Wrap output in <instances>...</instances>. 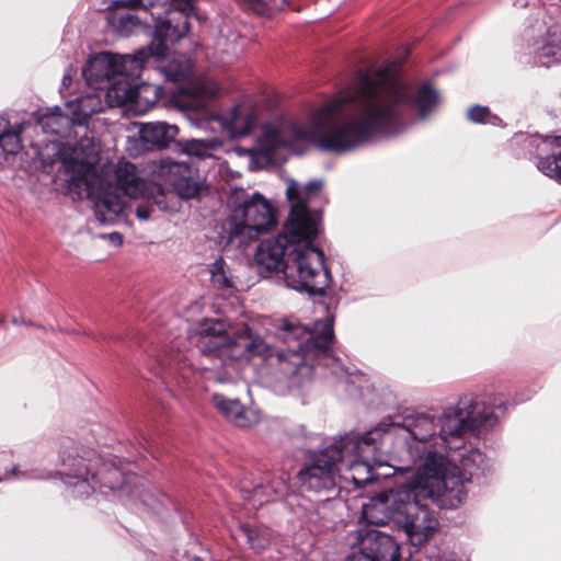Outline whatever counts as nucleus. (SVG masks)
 Returning a JSON list of instances; mask_svg holds the SVG:
<instances>
[{"instance_id": "f257e3e1", "label": "nucleus", "mask_w": 561, "mask_h": 561, "mask_svg": "<svg viewBox=\"0 0 561 561\" xmlns=\"http://www.w3.org/2000/svg\"><path fill=\"white\" fill-rule=\"evenodd\" d=\"M437 92L427 83L416 89L402 84L396 72H360L356 83L327 101L308 124L275 118L260 128L252 159L270 162L282 149L312 142L324 150L344 152L369 141L375 135L391 136L402 128L396 105L412 102L425 117L437 104Z\"/></svg>"}, {"instance_id": "f03ea898", "label": "nucleus", "mask_w": 561, "mask_h": 561, "mask_svg": "<svg viewBox=\"0 0 561 561\" xmlns=\"http://www.w3.org/2000/svg\"><path fill=\"white\" fill-rule=\"evenodd\" d=\"M279 337L283 344L272 348L248 324H231L220 319H204L190 333L191 342L203 357L226 363L260 355L264 357L271 378L296 388L311 378L313 360L329 354L333 324L330 319L317 321L309 330L286 323Z\"/></svg>"}, {"instance_id": "7ed1b4c3", "label": "nucleus", "mask_w": 561, "mask_h": 561, "mask_svg": "<svg viewBox=\"0 0 561 561\" xmlns=\"http://www.w3.org/2000/svg\"><path fill=\"white\" fill-rule=\"evenodd\" d=\"M61 160L70 175V185L93 202L100 224H114L122 214L125 204L118 192L137 199L149 190L137 167L125 159L115 165L100 167L99 147L90 139H82L69 151H64Z\"/></svg>"}, {"instance_id": "20e7f679", "label": "nucleus", "mask_w": 561, "mask_h": 561, "mask_svg": "<svg viewBox=\"0 0 561 561\" xmlns=\"http://www.w3.org/2000/svg\"><path fill=\"white\" fill-rule=\"evenodd\" d=\"M442 463L438 458H426L407 484L385 490L364 504L363 517L375 525L399 526L419 500L430 499L444 508L458 507L466 499L462 483L456 477L443 476Z\"/></svg>"}, {"instance_id": "39448f33", "label": "nucleus", "mask_w": 561, "mask_h": 561, "mask_svg": "<svg viewBox=\"0 0 561 561\" xmlns=\"http://www.w3.org/2000/svg\"><path fill=\"white\" fill-rule=\"evenodd\" d=\"M312 241L301 231L287 232L285 224L277 237L259 244L254 260L267 271H282L287 287L321 294L328 286L329 273L323 266V252L312 247Z\"/></svg>"}, {"instance_id": "423d86ee", "label": "nucleus", "mask_w": 561, "mask_h": 561, "mask_svg": "<svg viewBox=\"0 0 561 561\" xmlns=\"http://www.w3.org/2000/svg\"><path fill=\"white\" fill-rule=\"evenodd\" d=\"M190 23L182 14L153 25V41L134 54L99 51L91 54L82 70H144L150 59L160 60L173 45L188 33Z\"/></svg>"}, {"instance_id": "0eeeda50", "label": "nucleus", "mask_w": 561, "mask_h": 561, "mask_svg": "<svg viewBox=\"0 0 561 561\" xmlns=\"http://www.w3.org/2000/svg\"><path fill=\"white\" fill-rule=\"evenodd\" d=\"M277 221L273 204L261 193L245 194L236 191L231 197V211L220 236L226 245H247L259 234L271 230Z\"/></svg>"}, {"instance_id": "6e6552de", "label": "nucleus", "mask_w": 561, "mask_h": 561, "mask_svg": "<svg viewBox=\"0 0 561 561\" xmlns=\"http://www.w3.org/2000/svg\"><path fill=\"white\" fill-rule=\"evenodd\" d=\"M437 424L434 419L426 414H419L407 417L403 424L394 423L389 420L381 421L376 427L367 432V438L370 440L393 442L394 448L387 453L402 458L407 454L411 459L421 458L422 454H437V450L427 449V445L435 449L440 448Z\"/></svg>"}, {"instance_id": "1a4fd4ad", "label": "nucleus", "mask_w": 561, "mask_h": 561, "mask_svg": "<svg viewBox=\"0 0 561 561\" xmlns=\"http://www.w3.org/2000/svg\"><path fill=\"white\" fill-rule=\"evenodd\" d=\"M126 75L127 72H80L88 87L106 91L111 104H130L138 113H146L161 98L162 88L148 82L131 84Z\"/></svg>"}, {"instance_id": "9d476101", "label": "nucleus", "mask_w": 561, "mask_h": 561, "mask_svg": "<svg viewBox=\"0 0 561 561\" xmlns=\"http://www.w3.org/2000/svg\"><path fill=\"white\" fill-rule=\"evenodd\" d=\"M493 422V412L483 402L463 397L454 407L447 408L438 419L440 448L460 449L466 433L490 426Z\"/></svg>"}, {"instance_id": "9b49d317", "label": "nucleus", "mask_w": 561, "mask_h": 561, "mask_svg": "<svg viewBox=\"0 0 561 561\" xmlns=\"http://www.w3.org/2000/svg\"><path fill=\"white\" fill-rule=\"evenodd\" d=\"M356 448H358V442L354 438H341L327 447L312 463L299 471L298 480L301 488L313 492L334 488L341 478L339 453L354 451Z\"/></svg>"}, {"instance_id": "f8f14e48", "label": "nucleus", "mask_w": 561, "mask_h": 561, "mask_svg": "<svg viewBox=\"0 0 561 561\" xmlns=\"http://www.w3.org/2000/svg\"><path fill=\"white\" fill-rule=\"evenodd\" d=\"M344 438H354L358 442V448L354 451L339 453V467L341 469V479L353 482L356 486H363L366 483L378 479L379 477L390 476L391 467L378 459H369L368 454L374 450V445L378 440L367 438V433L363 437L345 436Z\"/></svg>"}, {"instance_id": "ddd939ff", "label": "nucleus", "mask_w": 561, "mask_h": 561, "mask_svg": "<svg viewBox=\"0 0 561 561\" xmlns=\"http://www.w3.org/2000/svg\"><path fill=\"white\" fill-rule=\"evenodd\" d=\"M321 187V181H311L306 185L294 180L288 181L286 196L291 204V209L285 222L287 232L301 231L305 238L317 237L320 217L318 213L310 211L307 204L320 194Z\"/></svg>"}, {"instance_id": "4468645a", "label": "nucleus", "mask_w": 561, "mask_h": 561, "mask_svg": "<svg viewBox=\"0 0 561 561\" xmlns=\"http://www.w3.org/2000/svg\"><path fill=\"white\" fill-rule=\"evenodd\" d=\"M347 561H401L400 547L389 535L362 527L348 533Z\"/></svg>"}, {"instance_id": "2eb2a0df", "label": "nucleus", "mask_w": 561, "mask_h": 561, "mask_svg": "<svg viewBox=\"0 0 561 561\" xmlns=\"http://www.w3.org/2000/svg\"><path fill=\"white\" fill-rule=\"evenodd\" d=\"M167 80L178 83L171 90L175 104L184 110L205 108L222 91L220 84L206 76H192V72H165Z\"/></svg>"}, {"instance_id": "dca6fc26", "label": "nucleus", "mask_w": 561, "mask_h": 561, "mask_svg": "<svg viewBox=\"0 0 561 561\" xmlns=\"http://www.w3.org/2000/svg\"><path fill=\"white\" fill-rule=\"evenodd\" d=\"M150 172L154 179L172 186L181 198H194L201 191L198 172L187 162L163 158L151 163Z\"/></svg>"}, {"instance_id": "f3484780", "label": "nucleus", "mask_w": 561, "mask_h": 561, "mask_svg": "<svg viewBox=\"0 0 561 561\" xmlns=\"http://www.w3.org/2000/svg\"><path fill=\"white\" fill-rule=\"evenodd\" d=\"M77 101L76 104L68 105L71 110L72 117L61 114L59 108L56 107L50 113L41 116L38 123L42 128L47 133L59 134L69 123L83 124L90 115L99 111L100 101L94 96L87 95Z\"/></svg>"}, {"instance_id": "a211bd4d", "label": "nucleus", "mask_w": 561, "mask_h": 561, "mask_svg": "<svg viewBox=\"0 0 561 561\" xmlns=\"http://www.w3.org/2000/svg\"><path fill=\"white\" fill-rule=\"evenodd\" d=\"M113 3H122L130 8H142L156 23L174 20L176 14H182L188 23V15L193 12V0H113Z\"/></svg>"}, {"instance_id": "6ab92c4d", "label": "nucleus", "mask_w": 561, "mask_h": 561, "mask_svg": "<svg viewBox=\"0 0 561 561\" xmlns=\"http://www.w3.org/2000/svg\"><path fill=\"white\" fill-rule=\"evenodd\" d=\"M402 528L412 546L421 547L425 545L438 528V520L434 513L424 504L422 500L416 502V508L409 512L407 520L398 526Z\"/></svg>"}, {"instance_id": "aec40b11", "label": "nucleus", "mask_w": 561, "mask_h": 561, "mask_svg": "<svg viewBox=\"0 0 561 561\" xmlns=\"http://www.w3.org/2000/svg\"><path fill=\"white\" fill-rule=\"evenodd\" d=\"M435 457L442 460V474L446 477H456L462 483L465 493L467 494V490L465 483L470 481L473 477H479L485 473L489 470L490 465L485 455L479 450L478 448H469L459 455V465L460 469L456 467H450L448 461L438 454H431L427 458Z\"/></svg>"}, {"instance_id": "412c9836", "label": "nucleus", "mask_w": 561, "mask_h": 561, "mask_svg": "<svg viewBox=\"0 0 561 561\" xmlns=\"http://www.w3.org/2000/svg\"><path fill=\"white\" fill-rule=\"evenodd\" d=\"M256 111L249 103L234 106L229 113L215 118L222 131L237 138L248 135L256 123Z\"/></svg>"}, {"instance_id": "4be33fe9", "label": "nucleus", "mask_w": 561, "mask_h": 561, "mask_svg": "<svg viewBox=\"0 0 561 561\" xmlns=\"http://www.w3.org/2000/svg\"><path fill=\"white\" fill-rule=\"evenodd\" d=\"M213 402L217 410L232 424L240 427H249L259 423V411L245 408L237 399H228L220 393L213 394Z\"/></svg>"}, {"instance_id": "5701e85b", "label": "nucleus", "mask_w": 561, "mask_h": 561, "mask_svg": "<svg viewBox=\"0 0 561 561\" xmlns=\"http://www.w3.org/2000/svg\"><path fill=\"white\" fill-rule=\"evenodd\" d=\"M124 8L131 9L128 5L113 3V0H110L106 7V21L117 35L129 36L141 26V21L135 14L123 11Z\"/></svg>"}, {"instance_id": "b1692460", "label": "nucleus", "mask_w": 561, "mask_h": 561, "mask_svg": "<svg viewBox=\"0 0 561 561\" xmlns=\"http://www.w3.org/2000/svg\"><path fill=\"white\" fill-rule=\"evenodd\" d=\"M140 204L136 207V216L139 220L146 221L151 218L154 207L162 211H171L174 207L170 203L171 196L165 194L160 187L148 190Z\"/></svg>"}, {"instance_id": "393cba45", "label": "nucleus", "mask_w": 561, "mask_h": 561, "mask_svg": "<svg viewBox=\"0 0 561 561\" xmlns=\"http://www.w3.org/2000/svg\"><path fill=\"white\" fill-rule=\"evenodd\" d=\"M65 465L69 467V471L66 473L68 480L65 482L68 485L78 488V495H88L94 489L89 482V476L91 472V465L87 466L83 463V458H68Z\"/></svg>"}, {"instance_id": "a878e982", "label": "nucleus", "mask_w": 561, "mask_h": 561, "mask_svg": "<svg viewBox=\"0 0 561 561\" xmlns=\"http://www.w3.org/2000/svg\"><path fill=\"white\" fill-rule=\"evenodd\" d=\"M179 133L175 125L162 122L144 124L140 128V138L152 146L165 147Z\"/></svg>"}, {"instance_id": "bb28decb", "label": "nucleus", "mask_w": 561, "mask_h": 561, "mask_svg": "<svg viewBox=\"0 0 561 561\" xmlns=\"http://www.w3.org/2000/svg\"><path fill=\"white\" fill-rule=\"evenodd\" d=\"M289 492V485L285 478L278 477L268 482L267 485L260 484L255 486L248 497L253 506L263 505L265 502L284 497Z\"/></svg>"}, {"instance_id": "cd10ccee", "label": "nucleus", "mask_w": 561, "mask_h": 561, "mask_svg": "<svg viewBox=\"0 0 561 561\" xmlns=\"http://www.w3.org/2000/svg\"><path fill=\"white\" fill-rule=\"evenodd\" d=\"M238 536L244 537L249 546L257 552L266 549L273 540L272 531L265 526L242 524L239 527Z\"/></svg>"}, {"instance_id": "c85d7f7f", "label": "nucleus", "mask_w": 561, "mask_h": 561, "mask_svg": "<svg viewBox=\"0 0 561 561\" xmlns=\"http://www.w3.org/2000/svg\"><path fill=\"white\" fill-rule=\"evenodd\" d=\"M222 141L217 138L211 139H187L183 142L182 150L188 156L198 159H205L211 156V152L220 148Z\"/></svg>"}, {"instance_id": "c756f323", "label": "nucleus", "mask_w": 561, "mask_h": 561, "mask_svg": "<svg viewBox=\"0 0 561 561\" xmlns=\"http://www.w3.org/2000/svg\"><path fill=\"white\" fill-rule=\"evenodd\" d=\"M210 279L211 283L222 289L233 288L234 282L233 276L227 265V263L221 259L215 260L209 266Z\"/></svg>"}, {"instance_id": "7c9ffc66", "label": "nucleus", "mask_w": 561, "mask_h": 561, "mask_svg": "<svg viewBox=\"0 0 561 561\" xmlns=\"http://www.w3.org/2000/svg\"><path fill=\"white\" fill-rule=\"evenodd\" d=\"M249 10L260 15H270L282 10L287 0H240Z\"/></svg>"}, {"instance_id": "2f4dec72", "label": "nucleus", "mask_w": 561, "mask_h": 561, "mask_svg": "<svg viewBox=\"0 0 561 561\" xmlns=\"http://www.w3.org/2000/svg\"><path fill=\"white\" fill-rule=\"evenodd\" d=\"M21 130L22 128L20 126L15 129L9 126L3 136L0 137V146L4 152L14 154L20 151L22 148L20 138Z\"/></svg>"}, {"instance_id": "473e14b6", "label": "nucleus", "mask_w": 561, "mask_h": 561, "mask_svg": "<svg viewBox=\"0 0 561 561\" xmlns=\"http://www.w3.org/2000/svg\"><path fill=\"white\" fill-rule=\"evenodd\" d=\"M538 169L549 178L561 182V153L540 159Z\"/></svg>"}, {"instance_id": "72a5a7b5", "label": "nucleus", "mask_w": 561, "mask_h": 561, "mask_svg": "<svg viewBox=\"0 0 561 561\" xmlns=\"http://www.w3.org/2000/svg\"><path fill=\"white\" fill-rule=\"evenodd\" d=\"M467 116L469 121L479 124H496L500 121L497 116L490 112L489 107L481 105L471 106L468 110Z\"/></svg>"}, {"instance_id": "f704fd0d", "label": "nucleus", "mask_w": 561, "mask_h": 561, "mask_svg": "<svg viewBox=\"0 0 561 561\" xmlns=\"http://www.w3.org/2000/svg\"><path fill=\"white\" fill-rule=\"evenodd\" d=\"M561 58V48L554 45L542 46L538 54L537 59L540 67H552L557 60Z\"/></svg>"}, {"instance_id": "c9c22d12", "label": "nucleus", "mask_w": 561, "mask_h": 561, "mask_svg": "<svg viewBox=\"0 0 561 561\" xmlns=\"http://www.w3.org/2000/svg\"><path fill=\"white\" fill-rule=\"evenodd\" d=\"M408 53H409L408 47H401L399 49V51L396 54V56L390 58L386 65L378 66V67L370 66V67H367L365 70H383V71L394 70L396 68L403 66V62L408 56Z\"/></svg>"}, {"instance_id": "e433bc0d", "label": "nucleus", "mask_w": 561, "mask_h": 561, "mask_svg": "<svg viewBox=\"0 0 561 561\" xmlns=\"http://www.w3.org/2000/svg\"><path fill=\"white\" fill-rule=\"evenodd\" d=\"M239 58V53H225L220 58V66L221 67H232L234 65V61Z\"/></svg>"}, {"instance_id": "4c0bfd02", "label": "nucleus", "mask_w": 561, "mask_h": 561, "mask_svg": "<svg viewBox=\"0 0 561 561\" xmlns=\"http://www.w3.org/2000/svg\"><path fill=\"white\" fill-rule=\"evenodd\" d=\"M103 239H106L115 247H121L123 244V236L119 232H111L108 234L101 236Z\"/></svg>"}, {"instance_id": "58836bf2", "label": "nucleus", "mask_w": 561, "mask_h": 561, "mask_svg": "<svg viewBox=\"0 0 561 561\" xmlns=\"http://www.w3.org/2000/svg\"><path fill=\"white\" fill-rule=\"evenodd\" d=\"M170 70H183V71L193 70V65H192L191 60L185 59L183 65H179L176 68H171Z\"/></svg>"}, {"instance_id": "ea45409f", "label": "nucleus", "mask_w": 561, "mask_h": 561, "mask_svg": "<svg viewBox=\"0 0 561 561\" xmlns=\"http://www.w3.org/2000/svg\"><path fill=\"white\" fill-rule=\"evenodd\" d=\"M9 126V122L4 117L0 116V137L3 136Z\"/></svg>"}, {"instance_id": "a19ab883", "label": "nucleus", "mask_w": 561, "mask_h": 561, "mask_svg": "<svg viewBox=\"0 0 561 561\" xmlns=\"http://www.w3.org/2000/svg\"><path fill=\"white\" fill-rule=\"evenodd\" d=\"M137 494L140 496V500H141V502H144V504H146V505H150V503H149V501H148V499H147V497H148L147 492H145V491H142V492H138V491H137Z\"/></svg>"}, {"instance_id": "79ce46f5", "label": "nucleus", "mask_w": 561, "mask_h": 561, "mask_svg": "<svg viewBox=\"0 0 561 561\" xmlns=\"http://www.w3.org/2000/svg\"><path fill=\"white\" fill-rule=\"evenodd\" d=\"M70 80H71V77L69 75H67L64 77L62 82H64V84H66L67 82H70Z\"/></svg>"}, {"instance_id": "37998d69", "label": "nucleus", "mask_w": 561, "mask_h": 561, "mask_svg": "<svg viewBox=\"0 0 561 561\" xmlns=\"http://www.w3.org/2000/svg\"><path fill=\"white\" fill-rule=\"evenodd\" d=\"M95 476H96V474H95L94 472H92V473H91V478H92L93 483H96V481H95Z\"/></svg>"}, {"instance_id": "c03bdc74", "label": "nucleus", "mask_w": 561, "mask_h": 561, "mask_svg": "<svg viewBox=\"0 0 561 561\" xmlns=\"http://www.w3.org/2000/svg\"><path fill=\"white\" fill-rule=\"evenodd\" d=\"M19 322V319H13V323H18Z\"/></svg>"}, {"instance_id": "a18cd8bd", "label": "nucleus", "mask_w": 561, "mask_h": 561, "mask_svg": "<svg viewBox=\"0 0 561 561\" xmlns=\"http://www.w3.org/2000/svg\"><path fill=\"white\" fill-rule=\"evenodd\" d=\"M2 321H3V319H2V317H0V322H2Z\"/></svg>"}, {"instance_id": "49530a36", "label": "nucleus", "mask_w": 561, "mask_h": 561, "mask_svg": "<svg viewBox=\"0 0 561 561\" xmlns=\"http://www.w3.org/2000/svg\"><path fill=\"white\" fill-rule=\"evenodd\" d=\"M345 561H347V556L345 557Z\"/></svg>"}]
</instances>
